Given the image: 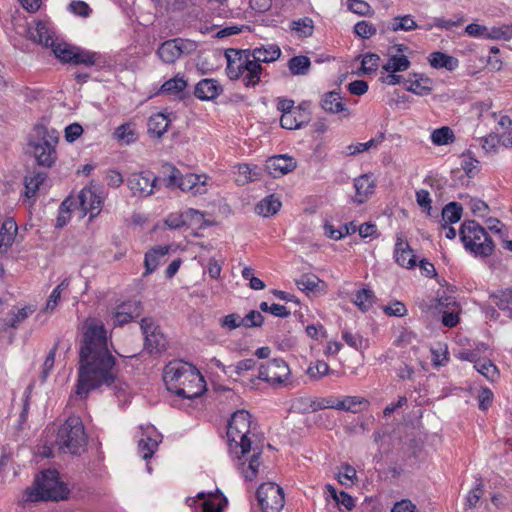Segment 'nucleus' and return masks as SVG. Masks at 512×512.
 Masks as SVG:
<instances>
[{
	"instance_id": "1",
	"label": "nucleus",
	"mask_w": 512,
	"mask_h": 512,
	"mask_svg": "<svg viewBox=\"0 0 512 512\" xmlns=\"http://www.w3.org/2000/svg\"><path fill=\"white\" fill-rule=\"evenodd\" d=\"M107 342L103 323L96 319L86 320L75 390L81 398H86L90 391L103 385L110 387L117 379L116 358L109 351Z\"/></svg>"
},
{
	"instance_id": "2",
	"label": "nucleus",
	"mask_w": 512,
	"mask_h": 512,
	"mask_svg": "<svg viewBox=\"0 0 512 512\" xmlns=\"http://www.w3.org/2000/svg\"><path fill=\"white\" fill-rule=\"evenodd\" d=\"M250 425L249 412L238 410L232 414L227 427L229 452L236 455L237 467L248 481L256 478L263 451V444L251 433Z\"/></svg>"
},
{
	"instance_id": "3",
	"label": "nucleus",
	"mask_w": 512,
	"mask_h": 512,
	"mask_svg": "<svg viewBox=\"0 0 512 512\" xmlns=\"http://www.w3.org/2000/svg\"><path fill=\"white\" fill-rule=\"evenodd\" d=\"M163 381L168 391L181 398L194 399L205 391V380L194 366L175 361L164 368Z\"/></svg>"
},
{
	"instance_id": "4",
	"label": "nucleus",
	"mask_w": 512,
	"mask_h": 512,
	"mask_svg": "<svg viewBox=\"0 0 512 512\" xmlns=\"http://www.w3.org/2000/svg\"><path fill=\"white\" fill-rule=\"evenodd\" d=\"M69 489L66 484L59 480L56 470H46L40 478H37L34 485L25 490V502L38 501H59L67 499Z\"/></svg>"
},
{
	"instance_id": "5",
	"label": "nucleus",
	"mask_w": 512,
	"mask_h": 512,
	"mask_svg": "<svg viewBox=\"0 0 512 512\" xmlns=\"http://www.w3.org/2000/svg\"><path fill=\"white\" fill-rule=\"evenodd\" d=\"M59 142V132L44 125L34 127V138L29 140L28 146L39 166L51 168L57 160L56 147Z\"/></svg>"
},
{
	"instance_id": "6",
	"label": "nucleus",
	"mask_w": 512,
	"mask_h": 512,
	"mask_svg": "<svg viewBox=\"0 0 512 512\" xmlns=\"http://www.w3.org/2000/svg\"><path fill=\"white\" fill-rule=\"evenodd\" d=\"M460 239L465 249L475 256L488 257L492 255L495 244L486 230L474 220H466L461 224Z\"/></svg>"
},
{
	"instance_id": "7",
	"label": "nucleus",
	"mask_w": 512,
	"mask_h": 512,
	"mask_svg": "<svg viewBox=\"0 0 512 512\" xmlns=\"http://www.w3.org/2000/svg\"><path fill=\"white\" fill-rule=\"evenodd\" d=\"M87 444L82 420L77 416L69 417L58 429L56 445L62 453L79 455Z\"/></svg>"
},
{
	"instance_id": "8",
	"label": "nucleus",
	"mask_w": 512,
	"mask_h": 512,
	"mask_svg": "<svg viewBox=\"0 0 512 512\" xmlns=\"http://www.w3.org/2000/svg\"><path fill=\"white\" fill-rule=\"evenodd\" d=\"M51 50L55 57L64 64L95 66L97 68H102L106 64L105 58L100 53L85 50L64 41L58 40Z\"/></svg>"
},
{
	"instance_id": "9",
	"label": "nucleus",
	"mask_w": 512,
	"mask_h": 512,
	"mask_svg": "<svg viewBox=\"0 0 512 512\" xmlns=\"http://www.w3.org/2000/svg\"><path fill=\"white\" fill-rule=\"evenodd\" d=\"M163 169L168 172L167 177L162 179L167 188L177 187L181 191L191 192L193 195H203L207 192L206 176L193 173L182 175L172 164H165Z\"/></svg>"
},
{
	"instance_id": "10",
	"label": "nucleus",
	"mask_w": 512,
	"mask_h": 512,
	"mask_svg": "<svg viewBox=\"0 0 512 512\" xmlns=\"http://www.w3.org/2000/svg\"><path fill=\"white\" fill-rule=\"evenodd\" d=\"M197 47L195 41L178 37L162 42L156 50V55L163 63L170 65L184 55L193 54Z\"/></svg>"
},
{
	"instance_id": "11",
	"label": "nucleus",
	"mask_w": 512,
	"mask_h": 512,
	"mask_svg": "<svg viewBox=\"0 0 512 512\" xmlns=\"http://www.w3.org/2000/svg\"><path fill=\"white\" fill-rule=\"evenodd\" d=\"M256 495L262 512H280L284 507L283 489L275 483L261 484Z\"/></svg>"
},
{
	"instance_id": "12",
	"label": "nucleus",
	"mask_w": 512,
	"mask_h": 512,
	"mask_svg": "<svg viewBox=\"0 0 512 512\" xmlns=\"http://www.w3.org/2000/svg\"><path fill=\"white\" fill-rule=\"evenodd\" d=\"M290 369L287 363L280 358H275L260 365L257 379L269 383L273 387H279L285 384Z\"/></svg>"
},
{
	"instance_id": "13",
	"label": "nucleus",
	"mask_w": 512,
	"mask_h": 512,
	"mask_svg": "<svg viewBox=\"0 0 512 512\" xmlns=\"http://www.w3.org/2000/svg\"><path fill=\"white\" fill-rule=\"evenodd\" d=\"M140 327L144 335L145 350L152 354L160 353L166 349V338L153 318H143Z\"/></svg>"
},
{
	"instance_id": "14",
	"label": "nucleus",
	"mask_w": 512,
	"mask_h": 512,
	"mask_svg": "<svg viewBox=\"0 0 512 512\" xmlns=\"http://www.w3.org/2000/svg\"><path fill=\"white\" fill-rule=\"evenodd\" d=\"M161 179L150 171L134 172L127 178V185L134 196L147 197L153 194Z\"/></svg>"
},
{
	"instance_id": "15",
	"label": "nucleus",
	"mask_w": 512,
	"mask_h": 512,
	"mask_svg": "<svg viewBox=\"0 0 512 512\" xmlns=\"http://www.w3.org/2000/svg\"><path fill=\"white\" fill-rule=\"evenodd\" d=\"M187 502L194 512H222L227 499L220 494H205L203 492L197 495V499L188 498Z\"/></svg>"
},
{
	"instance_id": "16",
	"label": "nucleus",
	"mask_w": 512,
	"mask_h": 512,
	"mask_svg": "<svg viewBox=\"0 0 512 512\" xmlns=\"http://www.w3.org/2000/svg\"><path fill=\"white\" fill-rule=\"evenodd\" d=\"M227 59L226 74L230 80H238L243 75V67L246 65L251 50H238L234 48L225 51Z\"/></svg>"
},
{
	"instance_id": "17",
	"label": "nucleus",
	"mask_w": 512,
	"mask_h": 512,
	"mask_svg": "<svg viewBox=\"0 0 512 512\" xmlns=\"http://www.w3.org/2000/svg\"><path fill=\"white\" fill-rule=\"evenodd\" d=\"M79 205L84 214L89 213L90 218L96 217L102 209L103 200L92 188H83L78 195Z\"/></svg>"
},
{
	"instance_id": "18",
	"label": "nucleus",
	"mask_w": 512,
	"mask_h": 512,
	"mask_svg": "<svg viewBox=\"0 0 512 512\" xmlns=\"http://www.w3.org/2000/svg\"><path fill=\"white\" fill-rule=\"evenodd\" d=\"M355 196L353 202L360 205L365 203L375 192L376 182L372 174H362L354 179Z\"/></svg>"
},
{
	"instance_id": "19",
	"label": "nucleus",
	"mask_w": 512,
	"mask_h": 512,
	"mask_svg": "<svg viewBox=\"0 0 512 512\" xmlns=\"http://www.w3.org/2000/svg\"><path fill=\"white\" fill-rule=\"evenodd\" d=\"M321 108L329 114H342L343 117H349L351 112L339 92L329 91L323 94L320 101Z\"/></svg>"
},
{
	"instance_id": "20",
	"label": "nucleus",
	"mask_w": 512,
	"mask_h": 512,
	"mask_svg": "<svg viewBox=\"0 0 512 512\" xmlns=\"http://www.w3.org/2000/svg\"><path fill=\"white\" fill-rule=\"evenodd\" d=\"M295 168V159L287 155H276L266 161V170L274 178L283 176Z\"/></svg>"
},
{
	"instance_id": "21",
	"label": "nucleus",
	"mask_w": 512,
	"mask_h": 512,
	"mask_svg": "<svg viewBox=\"0 0 512 512\" xmlns=\"http://www.w3.org/2000/svg\"><path fill=\"white\" fill-rule=\"evenodd\" d=\"M394 259L397 264L405 268H413L416 266V256L402 235L397 236L394 248Z\"/></svg>"
},
{
	"instance_id": "22",
	"label": "nucleus",
	"mask_w": 512,
	"mask_h": 512,
	"mask_svg": "<svg viewBox=\"0 0 512 512\" xmlns=\"http://www.w3.org/2000/svg\"><path fill=\"white\" fill-rule=\"evenodd\" d=\"M30 38L44 47L52 48L53 45L59 40L55 36V32L44 21H38L34 29L29 31Z\"/></svg>"
},
{
	"instance_id": "23",
	"label": "nucleus",
	"mask_w": 512,
	"mask_h": 512,
	"mask_svg": "<svg viewBox=\"0 0 512 512\" xmlns=\"http://www.w3.org/2000/svg\"><path fill=\"white\" fill-rule=\"evenodd\" d=\"M223 92L222 86L215 79L200 80L194 90V95L200 100H213Z\"/></svg>"
},
{
	"instance_id": "24",
	"label": "nucleus",
	"mask_w": 512,
	"mask_h": 512,
	"mask_svg": "<svg viewBox=\"0 0 512 512\" xmlns=\"http://www.w3.org/2000/svg\"><path fill=\"white\" fill-rule=\"evenodd\" d=\"M142 312L141 302L137 300L127 301L123 303L115 313V322L118 325H124L140 316Z\"/></svg>"
},
{
	"instance_id": "25",
	"label": "nucleus",
	"mask_w": 512,
	"mask_h": 512,
	"mask_svg": "<svg viewBox=\"0 0 512 512\" xmlns=\"http://www.w3.org/2000/svg\"><path fill=\"white\" fill-rule=\"evenodd\" d=\"M187 86L188 82L184 78V75L177 73L173 78L165 81L161 85L158 94L172 95L178 97L179 99H183V93Z\"/></svg>"
},
{
	"instance_id": "26",
	"label": "nucleus",
	"mask_w": 512,
	"mask_h": 512,
	"mask_svg": "<svg viewBox=\"0 0 512 512\" xmlns=\"http://www.w3.org/2000/svg\"><path fill=\"white\" fill-rule=\"evenodd\" d=\"M18 227L16 222L9 218L6 219L0 228V255L6 254L13 245Z\"/></svg>"
},
{
	"instance_id": "27",
	"label": "nucleus",
	"mask_w": 512,
	"mask_h": 512,
	"mask_svg": "<svg viewBox=\"0 0 512 512\" xmlns=\"http://www.w3.org/2000/svg\"><path fill=\"white\" fill-rule=\"evenodd\" d=\"M414 79L409 78L405 80L404 86L407 91H410L419 96H425L432 91V81L423 75L414 74Z\"/></svg>"
},
{
	"instance_id": "28",
	"label": "nucleus",
	"mask_w": 512,
	"mask_h": 512,
	"mask_svg": "<svg viewBox=\"0 0 512 512\" xmlns=\"http://www.w3.org/2000/svg\"><path fill=\"white\" fill-rule=\"evenodd\" d=\"M263 68L261 64L249 57L246 65L243 67L242 81L246 87H255L262 74Z\"/></svg>"
},
{
	"instance_id": "29",
	"label": "nucleus",
	"mask_w": 512,
	"mask_h": 512,
	"mask_svg": "<svg viewBox=\"0 0 512 512\" xmlns=\"http://www.w3.org/2000/svg\"><path fill=\"white\" fill-rule=\"evenodd\" d=\"M337 410L360 413L369 407V401L364 397L346 396L342 400L337 399Z\"/></svg>"
},
{
	"instance_id": "30",
	"label": "nucleus",
	"mask_w": 512,
	"mask_h": 512,
	"mask_svg": "<svg viewBox=\"0 0 512 512\" xmlns=\"http://www.w3.org/2000/svg\"><path fill=\"white\" fill-rule=\"evenodd\" d=\"M281 55V50L277 45H268L256 47L251 51L253 60L261 63H270L276 61Z\"/></svg>"
},
{
	"instance_id": "31",
	"label": "nucleus",
	"mask_w": 512,
	"mask_h": 512,
	"mask_svg": "<svg viewBox=\"0 0 512 512\" xmlns=\"http://www.w3.org/2000/svg\"><path fill=\"white\" fill-rule=\"evenodd\" d=\"M169 246H157L152 248L145 254V275L151 274L156 270L161 262V259L165 258L168 254Z\"/></svg>"
},
{
	"instance_id": "32",
	"label": "nucleus",
	"mask_w": 512,
	"mask_h": 512,
	"mask_svg": "<svg viewBox=\"0 0 512 512\" xmlns=\"http://www.w3.org/2000/svg\"><path fill=\"white\" fill-rule=\"evenodd\" d=\"M418 28L417 23L411 15L396 16L390 22L383 25V32L385 31H412Z\"/></svg>"
},
{
	"instance_id": "33",
	"label": "nucleus",
	"mask_w": 512,
	"mask_h": 512,
	"mask_svg": "<svg viewBox=\"0 0 512 512\" xmlns=\"http://www.w3.org/2000/svg\"><path fill=\"white\" fill-rule=\"evenodd\" d=\"M429 63L433 68H445L449 71L455 70L459 65L457 58L439 51L430 54Z\"/></svg>"
},
{
	"instance_id": "34",
	"label": "nucleus",
	"mask_w": 512,
	"mask_h": 512,
	"mask_svg": "<svg viewBox=\"0 0 512 512\" xmlns=\"http://www.w3.org/2000/svg\"><path fill=\"white\" fill-rule=\"evenodd\" d=\"M308 117L304 115L299 109L292 112L282 114L280 118V125L284 129H299L308 122Z\"/></svg>"
},
{
	"instance_id": "35",
	"label": "nucleus",
	"mask_w": 512,
	"mask_h": 512,
	"mask_svg": "<svg viewBox=\"0 0 512 512\" xmlns=\"http://www.w3.org/2000/svg\"><path fill=\"white\" fill-rule=\"evenodd\" d=\"M162 436L154 432V436L148 435L138 442V450L144 460L150 459L157 450Z\"/></svg>"
},
{
	"instance_id": "36",
	"label": "nucleus",
	"mask_w": 512,
	"mask_h": 512,
	"mask_svg": "<svg viewBox=\"0 0 512 512\" xmlns=\"http://www.w3.org/2000/svg\"><path fill=\"white\" fill-rule=\"evenodd\" d=\"M147 126L150 136L160 138L167 131L169 120L163 113H156L149 118Z\"/></svg>"
},
{
	"instance_id": "37",
	"label": "nucleus",
	"mask_w": 512,
	"mask_h": 512,
	"mask_svg": "<svg viewBox=\"0 0 512 512\" xmlns=\"http://www.w3.org/2000/svg\"><path fill=\"white\" fill-rule=\"evenodd\" d=\"M281 207V202L274 195H269L261 200L255 207L257 214L269 217L276 214Z\"/></svg>"
},
{
	"instance_id": "38",
	"label": "nucleus",
	"mask_w": 512,
	"mask_h": 512,
	"mask_svg": "<svg viewBox=\"0 0 512 512\" xmlns=\"http://www.w3.org/2000/svg\"><path fill=\"white\" fill-rule=\"evenodd\" d=\"M474 368L490 382H496L500 377L497 366L489 359H479Z\"/></svg>"
},
{
	"instance_id": "39",
	"label": "nucleus",
	"mask_w": 512,
	"mask_h": 512,
	"mask_svg": "<svg viewBox=\"0 0 512 512\" xmlns=\"http://www.w3.org/2000/svg\"><path fill=\"white\" fill-rule=\"evenodd\" d=\"M385 139L384 133H379L375 138L370 139L369 141L365 143H357V144H351L346 147V154L347 155H356L358 153H362L364 151H368L371 148L378 147Z\"/></svg>"
},
{
	"instance_id": "40",
	"label": "nucleus",
	"mask_w": 512,
	"mask_h": 512,
	"mask_svg": "<svg viewBox=\"0 0 512 512\" xmlns=\"http://www.w3.org/2000/svg\"><path fill=\"white\" fill-rule=\"evenodd\" d=\"M46 178L47 174L44 172H36L32 176H26L24 180L25 196L28 198L34 197Z\"/></svg>"
},
{
	"instance_id": "41",
	"label": "nucleus",
	"mask_w": 512,
	"mask_h": 512,
	"mask_svg": "<svg viewBox=\"0 0 512 512\" xmlns=\"http://www.w3.org/2000/svg\"><path fill=\"white\" fill-rule=\"evenodd\" d=\"M310 66V59L304 55L294 56L288 61V69L292 75H306Z\"/></svg>"
},
{
	"instance_id": "42",
	"label": "nucleus",
	"mask_w": 512,
	"mask_h": 512,
	"mask_svg": "<svg viewBox=\"0 0 512 512\" xmlns=\"http://www.w3.org/2000/svg\"><path fill=\"white\" fill-rule=\"evenodd\" d=\"M69 285H70V278L66 277L60 282V284H58L53 289V291L51 292V294L47 300V303H46V306L44 309L45 312H53L55 310V308L57 307V305L61 299L62 292L67 290Z\"/></svg>"
},
{
	"instance_id": "43",
	"label": "nucleus",
	"mask_w": 512,
	"mask_h": 512,
	"mask_svg": "<svg viewBox=\"0 0 512 512\" xmlns=\"http://www.w3.org/2000/svg\"><path fill=\"white\" fill-rule=\"evenodd\" d=\"M375 300L374 292L370 289L363 288L356 292L353 303L362 311H368Z\"/></svg>"
},
{
	"instance_id": "44",
	"label": "nucleus",
	"mask_w": 512,
	"mask_h": 512,
	"mask_svg": "<svg viewBox=\"0 0 512 512\" xmlns=\"http://www.w3.org/2000/svg\"><path fill=\"white\" fill-rule=\"evenodd\" d=\"M409 59L404 55H393L387 63L383 65V70L388 73H396L406 71L410 67Z\"/></svg>"
},
{
	"instance_id": "45",
	"label": "nucleus",
	"mask_w": 512,
	"mask_h": 512,
	"mask_svg": "<svg viewBox=\"0 0 512 512\" xmlns=\"http://www.w3.org/2000/svg\"><path fill=\"white\" fill-rule=\"evenodd\" d=\"M462 206L457 202H450L442 209V219L445 224H454L461 219Z\"/></svg>"
},
{
	"instance_id": "46",
	"label": "nucleus",
	"mask_w": 512,
	"mask_h": 512,
	"mask_svg": "<svg viewBox=\"0 0 512 512\" xmlns=\"http://www.w3.org/2000/svg\"><path fill=\"white\" fill-rule=\"evenodd\" d=\"M455 136L451 128L443 126L431 133V141L434 145L441 146L454 142Z\"/></svg>"
},
{
	"instance_id": "47",
	"label": "nucleus",
	"mask_w": 512,
	"mask_h": 512,
	"mask_svg": "<svg viewBox=\"0 0 512 512\" xmlns=\"http://www.w3.org/2000/svg\"><path fill=\"white\" fill-rule=\"evenodd\" d=\"M483 495L484 483L481 478H476L475 486L469 491V493L466 496L465 507L469 509L476 508Z\"/></svg>"
},
{
	"instance_id": "48",
	"label": "nucleus",
	"mask_w": 512,
	"mask_h": 512,
	"mask_svg": "<svg viewBox=\"0 0 512 512\" xmlns=\"http://www.w3.org/2000/svg\"><path fill=\"white\" fill-rule=\"evenodd\" d=\"M35 312V307L33 306H25L21 309H18L16 312H11V318L9 320H5L4 324L11 328H17L21 322L28 318L29 315Z\"/></svg>"
},
{
	"instance_id": "49",
	"label": "nucleus",
	"mask_w": 512,
	"mask_h": 512,
	"mask_svg": "<svg viewBox=\"0 0 512 512\" xmlns=\"http://www.w3.org/2000/svg\"><path fill=\"white\" fill-rule=\"evenodd\" d=\"M458 303L455 298L449 295H440L433 300V303L430 305L431 309H434L439 314L444 313L445 310L453 309L457 307Z\"/></svg>"
},
{
	"instance_id": "50",
	"label": "nucleus",
	"mask_w": 512,
	"mask_h": 512,
	"mask_svg": "<svg viewBox=\"0 0 512 512\" xmlns=\"http://www.w3.org/2000/svg\"><path fill=\"white\" fill-rule=\"evenodd\" d=\"M114 135L117 140L125 144L133 143L137 139V134L129 123H125L117 127Z\"/></svg>"
},
{
	"instance_id": "51",
	"label": "nucleus",
	"mask_w": 512,
	"mask_h": 512,
	"mask_svg": "<svg viewBox=\"0 0 512 512\" xmlns=\"http://www.w3.org/2000/svg\"><path fill=\"white\" fill-rule=\"evenodd\" d=\"M322 281L313 274H304L296 280L297 287L306 292H314L317 290Z\"/></svg>"
},
{
	"instance_id": "52",
	"label": "nucleus",
	"mask_w": 512,
	"mask_h": 512,
	"mask_svg": "<svg viewBox=\"0 0 512 512\" xmlns=\"http://www.w3.org/2000/svg\"><path fill=\"white\" fill-rule=\"evenodd\" d=\"M342 339L348 346L356 350H362L367 344V340H365L360 334H354L346 329L342 331Z\"/></svg>"
},
{
	"instance_id": "53",
	"label": "nucleus",
	"mask_w": 512,
	"mask_h": 512,
	"mask_svg": "<svg viewBox=\"0 0 512 512\" xmlns=\"http://www.w3.org/2000/svg\"><path fill=\"white\" fill-rule=\"evenodd\" d=\"M256 366V360L248 358L237 362L235 365L228 366L230 375L235 374L236 376H244L247 371L254 369Z\"/></svg>"
},
{
	"instance_id": "54",
	"label": "nucleus",
	"mask_w": 512,
	"mask_h": 512,
	"mask_svg": "<svg viewBox=\"0 0 512 512\" xmlns=\"http://www.w3.org/2000/svg\"><path fill=\"white\" fill-rule=\"evenodd\" d=\"M354 32L362 39H369L377 32L376 27L369 21H359L354 26Z\"/></svg>"
},
{
	"instance_id": "55",
	"label": "nucleus",
	"mask_w": 512,
	"mask_h": 512,
	"mask_svg": "<svg viewBox=\"0 0 512 512\" xmlns=\"http://www.w3.org/2000/svg\"><path fill=\"white\" fill-rule=\"evenodd\" d=\"M313 28V21L308 17L294 21L292 25V30L296 31L302 37L311 36Z\"/></svg>"
},
{
	"instance_id": "56",
	"label": "nucleus",
	"mask_w": 512,
	"mask_h": 512,
	"mask_svg": "<svg viewBox=\"0 0 512 512\" xmlns=\"http://www.w3.org/2000/svg\"><path fill=\"white\" fill-rule=\"evenodd\" d=\"M380 57L375 53H367L363 56L361 62V69L365 74H370L377 71L379 67Z\"/></svg>"
},
{
	"instance_id": "57",
	"label": "nucleus",
	"mask_w": 512,
	"mask_h": 512,
	"mask_svg": "<svg viewBox=\"0 0 512 512\" xmlns=\"http://www.w3.org/2000/svg\"><path fill=\"white\" fill-rule=\"evenodd\" d=\"M192 212H174L167 216L165 224L171 229H178L186 225L185 218Z\"/></svg>"
},
{
	"instance_id": "58",
	"label": "nucleus",
	"mask_w": 512,
	"mask_h": 512,
	"mask_svg": "<svg viewBox=\"0 0 512 512\" xmlns=\"http://www.w3.org/2000/svg\"><path fill=\"white\" fill-rule=\"evenodd\" d=\"M486 37L496 40H509L512 38V26L504 25L501 27H493L490 31L487 30Z\"/></svg>"
},
{
	"instance_id": "59",
	"label": "nucleus",
	"mask_w": 512,
	"mask_h": 512,
	"mask_svg": "<svg viewBox=\"0 0 512 512\" xmlns=\"http://www.w3.org/2000/svg\"><path fill=\"white\" fill-rule=\"evenodd\" d=\"M348 8L351 12L360 16H369L373 13L371 6L363 0H350Z\"/></svg>"
},
{
	"instance_id": "60",
	"label": "nucleus",
	"mask_w": 512,
	"mask_h": 512,
	"mask_svg": "<svg viewBox=\"0 0 512 512\" xmlns=\"http://www.w3.org/2000/svg\"><path fill=\"white\" fill-rule=\"evenodd\" d=\"M243 327L256 328L261 327L264 322V317L259 311L251 310L245 317H242Z\"/></svg>"
},
{
	"instance_id": "61",
	"label": "nucleus",
	"mask_w": 512,
	"mask_h": 512,
	"mask_svg": "<svg viewBox=\"0 0 512 512\" xmlns=\"http://www.w3.org/2000/svg\"><path fill=\"white\" fill-rule=\"evenodd\" d=\"M220 325L223 328L234 330L243 326L242 317L237 313H231L220 319Z\"/></svg>"
},
{
	"instance_id": "62",
	"label": "nucleus",
	"mask_w": 512,
	"mask_h": 512,
	"mask_svg": "<svg viewBox=\"0 0 512 512\" xmlns=\"http://www.w3.org/2000/svg\"><path fill=\"white\" fill-rule=\"evenodd\" d=\"M57 349H58V342L55 343L53 348L49 351V353L46 356V359H45V361L43 363V369H42V372H41V379H42V381H45L47 379L50 371L52 370V368L54 366L55 356H56Z\"/></svg>"
},
{
	"instance_id": "63",
	"label": "nucleus",
	"mask_w": 512,
	"mask_h": 512,
	"mask_svg": "<svg viewBox=\"0 0 512 512\" xmlns=\"http://www.w3.org/2000/svg\"><path fill=\"white\" fill-rule=\"evenodd\" d=\"M478 165L479 161L470 154L462 156L461 166L469 177H472L478 171Z\"/></svg>"
},
{
	"instance_id": "64",
	"label": "nucleus",
	"mask_w": 512,
	"mask_h": 512,
	"mask_svg": "<svg viewBox=\"0 0 512 512\" xmlns=\"http://www.w3.org/2000/svg\"><path fill=\"white\" fill-rule=\"evenodd\" d=\"M458 309H459V306L454 307L453 309H450V310H445L444 313H442L441 322L444 326L452 328L458 324V322H459Z\"/></svg>"
}]
</instances>
